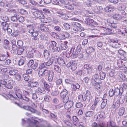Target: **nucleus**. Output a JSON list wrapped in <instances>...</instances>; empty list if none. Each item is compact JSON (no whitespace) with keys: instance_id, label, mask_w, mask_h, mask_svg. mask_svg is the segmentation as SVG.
<instances>
[{"instance_id":"1","label":"nucleus","mask_w":127,"mask_h":127,"mask_svg":"<svg viewBox=\"0 0 127 127\" xmlns=\"http://www.w3.org/2000/svg\"><path fill=\"white\" fill-rule=\"evenodd\" d=\"M74 20H72L71 21V28L75 32H80L83 30V28L81 27V24L77 22L72 21Z\"/></svg>"},{"instance_id":"2","label":"nucleus","mask_w":127,"mask_h":127,"mask_svg":"<svg viewBox=\"0 0 127 127\" xmlns=\"http://www.w3.org/2000/svg\"><path fill=\"white\" fill-rule=\"evenodd\" d=\"M72 48H73V49L72 52V54L73 56L75 57H78L79 58H82L83 57V55L79 53L82 48L80 44L78 45L76 49L73 47Z\"/></svg>"},{"instance_id":"3","label":"nucleus","mask_w":127,"mask_h":127,"mask_svg":"<svg viewBox=\"0 0 127 127\" xmlns=\"http://www.w3.org/2000/svg\"><path fill=\"white\" fill-rule=\"evenodd\" d=\"M1 82L2 84H3L5 87L9 89H12L13 87V86L15 84V81L13 80H9L7 82L4 80H3Z\"/></svg>"},{"instance_id":"4","label":"nucleus","mask_w":127,"mask_h":127,"mask_svg":"<svg viewBox=\"0 0 127 127\" xmlns=\"http://www.w3.org/2000/svg\"><path fill=\"white\" fill-rule=\"evenodd\" d=\"M12 1H6L5 2H0V5L3 7L7 9V10H5L6 11H8L9 8L10 7H12V5L11 4L12 3Z\"/></svg>"},{"instance_id":"5","label":"nucleus","mask_w":127,"mask_h":127,"mask_svg":"<svg viewBox=\"0 0 127 127\" xmlns=\"http://www.w3.org/2000/svg\"><path fill=\"white\" fill-rule=\"evenodd\" d=\"M114 91V95L117 96L120 94H122L123 92V88L122 87H120L119 88L117 87L115 88Z\"/></svg>"},{"instance_id":"6","label":"nucleus","mask_w":127,"mask_h":127,"mask_svg":"<svg viewBox=\"0 0 127 127\" xmlns=\"http://www.w3.org/2000/svg\"><path fill=\"white\" fill-rule=\"evenodd\" d=\"M85 22L87 25L91 26H95L97 25V24L95 22L93 19L89 18L87 19Z\"/></svg>"},{"instance_id":"7","label":"nucleus","mask_w":127,"mask_h":127,"mask_svg":"<svg viewBox=\"0 0 127 127\" xmlns=\"http://www.w3.org/2000/svg\"><path fill=\"white\" fill-rule=\"evenodd\" d=\"M91 83L92 85L95 87L96 89H99L100 86L99 84L101 83V82H96L95 80L92 79Z\"/></svg>"},{"instance_id":"8","label":"nucleus","mask_w":127,"mask_h":127,"mask_svg":"<svg viewBox=\"0 0 127 127\" xmlns=\"http://www.w3.org/2000/svg\"><path fill=\"white\" fill-rule=\"evenodd\" d=\"M84 68L86 70L87 72L89 73H92V68L91 65L89 64H85L84 66Z\"/></svg>"},{"instance_id":"9","label":"nucleus","mask_w":127,"mask_h":127,"mask_svg":"<svg viewBox=\"0 0 127 127\" xmlns=\"http://www.w3.org/2000/svg\"><path fill=\"white\" fill-rule=\"evenodd\" d=\"M39 28L41 31L44 32H48L49 31V28L47 26L43 25H40Z\"/></svg>"},{"instance_id":"10","label":"nucleus","mask_w":127,"mask_h":127,"mask_svg":"<svg viewBox=\"0 0 127 127\" xmlns=\"http://www.w3.org/2000/svg\"><path fill=\"white\" fill-rule=\"evenodd\" d=\"M61 36V39H65L66 37H68L70 34L67 32H61L59 34Z\"/></svg>"},{"instance_id":"11","label":"nucleus","mask_w":127,"mask_h":127,"mask_svg":"<svg viewBox=\"0 0 127 127\" xmlns=\"http://www.w3.org/2000/svg\"><path fill=\"white\" fill-rule=\"evenodd\" d=\"M3 45L4 48L8 49H9L10 48V42L7 39H5L4 40Z\"/></svg>"},{"instance_id":"12","label":"nucleus","mask_w":127,"mask_h":127,"mask_svg":"<svg viewBox=\"0 0 127 127\" xmlns=\"http://www.w3.org/2000/svg\"><path fill=\"white\" fill-rule=\"evenodd\" d=\"M48 48L49 50L52 52H54L55 51L56 52H58L60 51L61 49L59 47H58L55 48L51 44L49 46Z\"/></svg>"},{"instance_id":"13","label":"nucleus","mask_w":127,"mask_h":127,"mask_svg":"<svg viewBox=\"0 0 127 127\" xmlns=\"http://www.w3.org/2000/svg\"><path fill=\"white\" fill-rule=\"evenodd\" d=\"M73 102L72 101H69L65 104L64 108L66 109H68L70 108L73 106Z\"/></svg>"},{"instance_id":"14","label":"nucleus","mask_w":127,"mask_h":127,"mask_svg":"<svg viewBox=\"0 0 127 127\" xmlns=\"http://www.w3.org/2000/svg\"><path fill=\"white\" fill-rule=\"evenodd\" d=\"M34 16L40 19H44V16L42 12L40 10H38L35 14H34Z\"/></svg>"},{"instance_id":"15","label":"nucleus","mask_w":127,"mask_h":127,"mask_svg":"<svg viewBox=\"0 0 127 127\" xmlns=\"http://www.w3.org/2000/svg\"><path fill=\"white\" fill-rule=\"evenodd\" d=\"M16 96L18 98L21 99L22 97V93L20 90L17 89L15 90Z\"/></svg>"},{"instance_id":"16","label":"nucleus","mask_w":127,"mask_h":127,"mask_svg":"<svg viewBox=\"0 0 127 127\" xmlns=\"http://www.w3.org/2000/svg\"><path fill=\"white\" fill-rule=\"evenodd\" d=\"M27 27L28 30V32L32 34L36 30L35 28L33 27V25H28Z\"/></svg>"},{"instance_id":"17","label":"nucleus","mask_w":127,"mask_h":127,"mask_svg":"<svg viewBox=\"0 0 127 127\" xmlns=\"http://www.w3.org/2000/svg\"><path fill=\"white\" fill-rule=\"evenodd\" d=\"M48 80L49 81H52L53 80L54 73L53 71H50L48 75Z\"/></svg>"},{"instance_id":"18","label":"nucleus","mask_w":127,"mask_h":127,"mask_svg":"<svg viewBox=\"0 0 127 127\" xmlns=\"http://www.w3.org/2000/svg\"><path fill=\"white\" fill-rule=\"evenodd\" d=\"M57 62L58 63L61 65L64 66L66 65L64 61L62 58H59L57 59Z\"/></svg>"},{"instance_id":"19","label":"nucleus","mask_w":127,"mask_h":127,"mask_svg":"<svg viewBox=\"0 0 127 127\" xmlns=\"http://www.w3.org/2000/svg\"><path fill=\"white\" fill-rule=\"evenodd\" d=\"M68 42L67 41H65L61 44V49L62 50H65L66 49L67 47V44Z\"/></svg>"},{"instance_id":"20","label":"nucleus","mask_w":127,"mask_h":127,"mask_svg":"<svg viewBox=\"0 0 127 127\" xmlns=\"http://www.w3.org/2000/svg\"><path fill=\"white\" fill-rule=\"evenodd\" d=\"M68 92L65 89H64L63 91L60 94V96L61 97L64 98L65 97L67 96L66 95L67 94Z\"/></svg>"},{"instance_id":"21","label":"nucleus","mask_w":127,"mask_h":127,"mask_svg":"<svg viewBox=\"0 0 127 127\" xmlns=\"http://www.w3.org/2000/svg\"><path fill=\"white\" fill-rule=\"evenodd\" d=\"M113 18L117 20H120L122 19V17L120 14L116 13L114 14L113 16Z\"/></svg>"},{"instance_id":"22","label":"nucleus","mask_w":127,"mask_h":127,"mask_svg":"<svg viewBox=\"0 0 127 127\" xmlns=\"http://www.w3.org/2000/svg\"><path fill=\"white\" fill-rule=\"evenodd\" d=\"M35 51L34 49H32L30 51H29L28 53L27 56L28 58H32L33 56Z\"/></svg>"},{"instance_id":"23","label":"nucleus","mask_w":127,"mask_h":127,"mask_svg":"<svg viewBox=\"0 0 127 127\" xmlns=\"http://www.w3.org/2000/svg\"><path fill=\"white\" fill-rule=\"evenodd\" d=\"M18 72V71L17 70L12 69L9 70V73L10 75L13 76L16 75Z\"/></svg>"},{"instance_id":"24","label":"nucleus","mask_w":127,"mask_h":127,"mask_svg":"<svg viewBox=\"0 0 127 127\" xmlns=\"http://www.w3.org/2000/svg\"><path fill=\"white\" fill-rule=\"evenodd\" d=\"M95 113L94 111H89L86 112L85 115L87 117H90L92 116Z\"/></svg>"},{"instance_id":"25","label":"nucleus","mask_w":127,"mask_h":127,"mask_svg":"<svg viewBox=\"0 0 127 127\" xmlns=\"http://www.w3.org/2000/svg\"><path fill=\"white\" fill-rule=\"evenodd\" d=\"M25 49L24 47L18 48L17 50V53L18 55H21L22 54Z\"/></svg>"},{"instance_id":"26","label":"nucleus","mask_w":127,"mask_h":127,"mask_svg":"<svg viewBox=\"0 0 127 127\" xmlns=\"http://www.w3.org/2000/svg\"><path fill=\"white\" fill-rule=\"evenodd\" d=\"M1 25L2 26V28L4 31H6L8 28V24L6 22H3L1 23Z\"/></svg>"},{"instance_id":"27","label":"nucleus","mask_w":127,"mask_h":127,"mask_svg":"<svg viewBox=\"0 0 127 127\" xmlns=\"http://www.w3.org/2000/svg\"><path fill=\"white\" fill-rule=\"evenodd\" d=\"M72 90L73 91H75L76 89L79 88L80 86L77 83L75 85L73 84L72 85Z\"/></svg>"},{"instance_id":"28","label":"nucleus","mask_w":127,"mask_h":127,"mask_svg":"<svg viewBox=\"0 0 127 127\" xmlns=\"http://www.w3.org/2000/svg\"><path fill=\"white\" fill-rule=\"evenodd\" d=\"M120 106L119 101H117L112 106V107L114 108L115 110L118 109Z\"/></svg>"},{"instance_id":"29","label":"nucleus","mask_w":127,"mask_h":127,"mask_svg":"<svg viewBox=\"0 0 127 127\" xmlns=\"http://www.w3.org/2000/svg\"><path fill=\"white\" fill-rule=\"evenodd\" d=\"M44 57L46 59H47L49 57L50 54L47 50H45L43 52Z\"/></svg>"},{"instance_id":"30","label":"nucleus","mask_w":127,"mask_h":127,"mask_svg":"<svg viewBox=\"0 0 127 127\" xmlns=\"http://www.w3.org/2000/svg\"><path fill=\"white\" fill-rule=\"evenodd\" d=\"M102 29L104 30V33L107 34H110V32L112 31L111 29L106 28L103 27L102 28Z\"/></svg>"},{"instance_id":"31","label":"nucleus","mask_w":127,"mask_h":127,"mask_svg":"<svg viewBox=\"0 0 127 127\" xmlns=\"http://www.w3.org/2000/svg\"><path fill=\"white\" fill-rule=\"evenodd\" d=\"M54 59L52 58L50 59L47 62H45L46 66H49L51 65L53 62Z\"/></svg>"},{"instance_id":"32","label":"nucleus","mask_w":127,"mask_h":127,"mask_svg":"<svg viewBox=\"0 0 127 127\" xmlns=\"http://www.w3.org/2000/svg\"><path fill=\"white\" fill-rule=\"evenodd\" d=\"M92 79L95 80L96 82H99L100 80L99 76L98 74H97L94 75V76H92Z\"/></svg>"},{"instance_id":"33","label":"nucleus","mask_w":127,"mask_h":127,"mask_svg":"<svg viewBox=\"0 0 127 127\" xmlns=\"http://www.w3.org/2000/svg\"><path fill=\"white\" fill-rule=\"evenodd\" d=\"M107 102V99H104L102 102L101 107L102 109L104 108L106 105Z\"/></svg>"},{"instance_id":"34","label":"nucleus","mask_w":127,"mask_h":127,"mask_svg":"<svg viewBox=\"0 0 127 127\" xmlns=\"http://www.w3.org/2000/svg\"><path fill=\"white\" fill-rule=\"evenodd\" d=\"M44 80V79L43 80ZM43 82V84L44 86L45 87V89L48 91H49L50 90V88L49 87V86L47 84V83L46 82L44 81L43 82V81H42Z\"/></svg>"},{"instance_id":"35","label":"nucleus","mask_w":127,"mask_h":127,"mask_svg":"<svg viewBox=\"0 0 127 127\" xmlns=\"http://www.w3.org/2000/svg\"><path fill=\"white\" fill-rule=\"evenodd\" d=\"M118 9L120 11H123L125 9V6L123 4H121L118 7Z\"/></svg>"},{"instance_id":"36","label":"nucleus","mask_w":127,"mask_h":127,"mask_svg":"<svg viewBox=\"0 0 127 127\" xmlns=\"http://www.w3.org/2000/svg\"><path fill=\"white\" fill-rule=\"evenodd\" d=\"M52 36L54 38L57 39H61V35H59L57 34L56 33L53 32L52 33Z\"/></svg>"},{"instance_id":"37","label":"nucleus","mask_w":127,"mask_h":127,"mask_svg":"<svg viewBox=\"0 0 127 127\" xmlns=\"http://www.w3.org/2000/svg\"><path fill=\"white\" fill-rule=\"evenodd\" d=\"M125 110V108L124 107L121 108L119 110V115L120 116L124 114Z\"/></svg>"},{"instance_id":"38","label":"nucleus","mask_w":127,"mask_h":127,"mask_svg":"<svg viewBox=\"0 0 127 127\" xmlns=\"http://www.w3.org/2000/svg\"><path fill=\"white\" fill-rule=\"evenodd\" d=\"M65 7L67 9L72 10L74 9V6L73 5L67 4Z\"/></svg>"},{"instance_id":"39","label":"nucleus","mask_w":127,"mask_h":127,"mask_svg":"<svg viewBox=\"0 0 127 127\" xmlns=\"http://www.w3.org/2000/svg\"><path fill=\"white\" fill-rule=\"evenodd\" d=\"M100 79L101 80L104 79L106 76V74L103 72H100L99 73Z\"/></svg>"},{"instance_id":"40","label":"nucleus","mask_w":127,"mask_h":127,"mask_svg":"<svg viewBox=\"0 0 127 127\" xmlns=\"http://www.w3.org/2000/svg\"><path fill=\"white\" fill-rule=\"evenodd\" d=\"M59 91L58 89L56 88L55 90H53V92L51 93L52 95L53 96H56L58 95Z\"/></svg>"},{"instance_id":"41","label":"nucleus","mask_w":127,"mask_h":127,"mask_svg":"<svg viewBox=\"0 0 127 127\" xmlns=\"http://www.w3.org/2000/svg\"><path fill=\"white\" fill-rule=\"evenodd\" d=\"M38 85L37 83L35 82H32L29 84V86L32 87L37 86Z\"/></svg>"},{"instance_id":"42","label":"nucleus","mask_w":127,"mask_h":127,"mask_svg":"<svg viewBox=\"0 0 127 127\" xmlns=\"http://www.w3.org/2000/svg\"><path fill=\"white\" fill-rule=\"evenodd\" d=\"M9 77V76L8 75L6 74H4L3 75H2L0 77V80H6L8 79Z\"/></svg>"},{"instance_id":"43","label":"nucleus","mask_w":127,"mask_h":127,"mask_svg":"<svg viewBox=\"0 0 127 127\" xmlns=\"http://www.w3.org/2000/svg\"><path fill=\"white\" fill-rule=\"evenodd\" d=\"M73 48H72L70 51H68V52L66 54V57L69 58L72 55V52L73 50Z\"/></svg>"},{"instance_id":"44","label":"nucleus","mask_w":127,"mask_h":127,"mask_svg":"<svg viewBox=\"0 0 127 127\" xmlns=\"http://www.w3.org/2000/svg\"><path fill=\"white\" fill-rule=\"evenodd\" d=\"M19 12L21 14L23 15H26L28 14L27 11L23 9H21Z\"/></svg>"},{"instance_id":"45","label":"nucleus","mask_w":127,"mask_h":127,"mask_svg":"<svg viewBox=\"0 0 127 127\" xmlns=\"http://www.w3.org/2000/svg\"><path fill=\"white\" fill-rule=\"evenodd\" d=\"M6 59V56L4 54H1L0 55V61H3Z\"/></svg>"},{"instance_id":"46","label":"nucleus","mask_w":127,"mask_h":127,"mask_svg":"<svg viewBox=\"0 0 127 127\" xmlns=\"http://www.w3.org/2000/svg\"><path fill=\"white\" fill-rule=\"evenodd\" d=\"M17 14L16 13L15 14L14 16H13L11 18V19L12 21L15 22L18 20V18L17 17Z\"/></svg>"},{"instance_id":"47","label":"nucleus","mask_w":127,"mask_h":127,"mask_svg":"<svg viewBox=\"0 0 127 127\" xmlns=\"http://www.w3.org/2000/svg\"><path fill=\"white\" fill-rule=\"evenodd\" d=\"M24 58L22 57V59L19 60L18 62V65L20 66L22 65L24 63Z\"/></svg>"},{"instance_id":"48","label":"nucleus","mask_w":127,"mask_h":127,"mask_svg":"<svg viewBox=\"0 0 127 127\" xmlns=\"http://www.w3.org/2000/svg\"><path fill=\"white\" fill-rule=\"evenodd\" d=\"M23 76L24 78V80L26 81H28L29 80L30 76L28 74H25L23 75Z\"/></svg>"},{"instance_id":"49","label":"nucleus","mask_w":127,"mask_h":127,"mask_svg":"<svg viewBox=\"0 0 127 127\" xmlns=\"http://www.w3.org/2000/svg\"><path fill=\"white\" fill-rule=\"evenodd\" d=\"M44 70H43V69H40L38 72L39 76L40 77H42L44 76L43 72Z\"/></svg>"},{"instance_id":"50","label":"nucleus","mask_w":127,"mask_h":127,"mask_svg":"<svg viewBox=\"0 0 127 127\" xmlns=\"http://www.w3.org/2000/svg\"><path fill=\"white\" fill-rule=\"evenodd\" d=\"M112 46L115 48H120L121 47V45L120 44L117 42L115 44H113Z\"/></svg>"},{"instance_id":"51","label":"nucleus","mask_w":127,"mask_h":127,"mask_svg":"<svg viewBox=\"0 0 127 127\" xmlns=\"http://www.w3.org/2000/svg\"><path fill=\"white\" fill-rule=\"evenodd\" d=\"M54 69L58 73H60L61 72V68L59 66L55 65H54Z\"/></svg>"},{"instance_id":"52","label":"nucleus","mask_w":127,"mask_h":127,"mask_svg":"<svg viewBox=\"0 0 127 127\" xmlns=\"http://www.w3.org/2000/svg\"><path fill=\"white\" fill-rule=\"evenodd\" d=\"M82 99L84 101H85L86 100H89L90 99V96H86L85 95H82Z\"/></svg>"},{"instance_id":"53","label":"nucleus","mask_w":127,"mask_h":127,"mask_svg":"<svg viewBox=\"0 0 127 127\" xmlns=\"http://www.w3.org/2000/svg\"><path fill=\"white\" fill-rule=\"evenodd\" d=\"M38 91L40 93L44 94L45 93V91L44 88L42 87H39L38 89Z\"/></svg>"},{"instance_id":"54","label":"nucleus","mask_w":127,"mask_h":127,"mask_svg":"<svg viewBox=\"0 0 127 127\" xmlns=\"http://www.w3.org/2000/svg\"><path fill=\"white\" fill-rule=\"evenodd\" d=\"M63 25L64 26V28L66 30H68L70 29V25L67 23H64Z\"/></svg>"},{"instance_id":"55","label":"nucleus","mask_w":127,"mask_h":127,"mask_svg":"<svg viewBox=\"0 0 127 127\" xmlns=\"http://www.w3.org/2000/svg\"><path fill=\"white\" fill-rule=\"evenodd\" d=\"M114 91L113 89H110L109 92V95L111 97L112 96L114 95Z\"/></svg>"},{"instance_id":"56","label":"nucleus","mask_w":127,"mask_h":127,"mask_svg":"<svg viewBox=\"0 0 127 127\" xmlns=\"http://www.w3.org/2000/svg\"><path fill=\"white\" fill-rule=\"evenodd\" d=\"M77 67V65L75 63L72 64L71 66V69L73 71L75 70L76 69Z\"/></svg>"},{"instance_id":"57","label":"nucleus","mask_w":127,"mask_h":127,"mask_svg":"<svg viewBox=\"0 0 127 127\" xmlns=\"http://www.w3.org/2000/svg\"><path fill=\"white\" fill-rule=\"evenodd\" d=\"M32 93L33 90L31 88L27 89V94L28 95L30 96Z\"/></svg>"},{"instance_id":"58","label":"nucleus","mask_w":127,"mask_h":127,"mask_svg":"<svg viewBox=\"0 0 127 127\" xmlns=\"http://www.w3.org/2000/svg\"><path fill=\"white\" fill-rule=\"evenodd\" d=\"M34 63V61L32 60H30L27 63V65L29 67H31L32 66V65Z\"/></svg>"},{"instance_id":"59","label":"nucleus","mask_w":127,"mask_h":127,"mask_svg":"<svg viewBox=\"0 0 127 127\" xmlns=\"http://www.w3.org/2000/svg\"><path fill=\"white\" fill-rule=\"evenodd\" d=\"M56 84L57 85H59L62 84V79H60L57 80Z\"/></svg>"},{"instance_id":"60","label":"nucleus","mask_w":127,"mask_h":127,"mask_svg":"<svg viewBox=\"0 0 127 127\" xmlns=\"http://www.w3.org/2000/svg\"><path fill=\"white\" fill-rule=\"evenodd\" d=\"M32 12L34 16V14H35L38 10L36 8H32L31 9Z\"/></svg>"},{"instance_id":"61","label":"nucleus","mask_w":127,"mask_h":127,"mask_svg":"<svg viewBox=\"0 0 127 127\" xmlns=\"http://www.w3.org/2000/svg\"><path fill=\"white\" fill-rule=\"evenodd\" d=\"M91 31L92 32L96 34H97L100 32L99 30L95 29L92 30Z\"/></svg>"},{"instance_id":"62","label":"nucleus","mask_w":127,"mask_h":127,"mask_svg":"<svg viewBox=\"0 0 127 127\" xmlns=\"http://www.w3.org/2000/svg\"><path fill=\"white\" fill-rule=\"evenodd\" d=\"M46 64L45 62L44 63H41L40 65L39 68L40 69H44L45 67H46Z\"/></svg>"},{"instance_id":"63","label":"nucleus","mask_w":127,"mask_h":127,"mask_svg":"<svg viewBox=\"0 0 127 127\" xmlns=\"http://www.w3.org/2000/svg\"><path fill=\"white\" fill-rule=\"evenodd\" d=\"M72 119L73 121V123L74 122H77L79 121V119L76 116H73L72 117Z\"/></svg>"},{"instance_id":"64","label":"nucleus","mask_w":127,"mask_h":127,"mask_svg":"<svg viewBox=\"0 0 127 127\" xmlns=\"http://www.w3.org/2000/svg\"><path fill=\"white\" fill-rule=\"evenodd\" d=\"M19 31H15L14 32H13L12 33V35L13 36H14L15 37H16L19 34Z\"/></svg>"}]
</instances>
